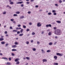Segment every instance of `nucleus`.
I'll list each match as a JSON object with an SVG mask.
<instances>
[{"label": "nucleus", "instance_id": "f257e3e1", "mask_svg": "<svg viewBox=\"0 0 65 65\" xmlns=\"http://www.w3.org/2000/svg\"><path fill=\"white\" fill-rule=\"evenodd\" d=\"M54 33L57 35H60L61 34V33H62V32H61V31L60 30L57 29L54 31Z\"/></svg>", "mask_w": 65, "mask_h": 65}, {"label": "nucleus", "instance_id": "f03ea898", "mask_svg": "<svg viewBox=\"0 0 65 65\" xmlns=\"http://www.w3.org/2000/svg\"><path fill=\"white\" fill-rule=\"evenodd\" d=\"M41 24H40V22L38 23L37 24V27H41Z\"/></svg>", "mask_w": 65, "mask_h": 65}, {"label": "nucleus", "instance_id": "7ed1b4c3", "mask_svg": "<svg viewBox=\"0 0 65 65\" xmlns=\"http://www.w3.org/2000/svg\"><path fill=\"white\" fill-rule=\"evenodd\" d=\"M56 55L57 56H62L63 55V54H61L60 53H56Z\"/></svg>", "mask_w": 65, "mask_h": 65}, {"label": "nucleus", "instance_id": "20e7f679", "mask_svg": "<svg viewBox=\"0 0 65 65\" xmlns=\"http://www.w3.org/2000/svg\"><path fill=\"white\" fill-rule=\"evenodd\" d=\"M4 36H2L1 37V38H0V41H3L4 40V38H3Z\"/></svg>", "mask_w": 65, "mask_h": 65}, {"label": "nucleus", "instance_id": "39448f33", "mask_svg": "<svg viewBox=\"0 0 65 65\" xmlns=\"http://www.w3.org/2000/svg\"><path fill=\"white\" fill-rule=\"evenodd\" d=\"M23 2H17V4H22V3H23Z\"/></svg>", "mask_w": 65, "mask_h": 65}, {"label": "nucleus", "instance_id": "423d86ee", "mask_svg": "<svg viewBox=\"0 0 65 65\" xmlns=\"http://www.w3.org/2000/svg\"><path fill=\"white\" fill-rule=\"evenodd\" d=\"M46 27H52V25L50 24L48 25H46Z\"/></svg>", "mask_w": 65, "mask_h": 65}, {"label": "nucleus", "instance_id": "0eeeda50", "mask_svg": "<svg viewBox=\"0 0 65 65\" xmlns=\"http://www.w3.org/2000/svg\"><path fill=\"white\" fill-rule=\"evenodd\" d=\"M20 19H23V18H24V16L23 15L21 16L20 17Z\"/></svg>", "mask_w": 65, "mask_h": 65}, {"label": "nucleus", "instance_id": "6e6552de", "mask_svg": "<svg viewBox=\"0 0 65 65\" xmlns=\"http://www.w3.org/2000/svg\"><path fill=\"white\" fill-rule=\"evenodd\" d=\"M6 64L8 65H11V63L7 62Z\"/></svg>", "mask_w": 65, "mask_h": 65}, {"label": "nucleus", "instance_id": "1a4fd4ad", "mask_svg": "<svg viewBox=\"0 0 65 65\" xmlns=\"http://www.w3.org/2000/svg\"><path fill=\"white\" fill-rule=\"evenodd\" d=\"M56 22L57 23H59V24H61V22L60 21H56Z\"/></svg>", "mask_w": 65, "mask_h": 65}, {"label": "nucleus", "instance_id": "9d476101", "mask_svg": "<svg viewBox=\"0 0 65 65\" xmlns=\"http://www.w3.org/2000/svg\"><path fill=\"white\" fill-rule=\"evenodd\" d=\"M42 61L43 62H47V60L46 59H43Z\"/></svg>", "mask_w": 65, "mask_h": 65}, {"label": "nucleus", "instance_id": "9b49d317", "mask_svg": "<svg viewBox=\"0 0 65 65\" xmlns=\"http://www.w3.org/2000/svg\"><path fill=\"white\" fill-rule=\"evenodd\" d=\"M41 51L42 52V54H44L45 53V51L43 50H42Z\"/></svg>", "mask_w": 65, "mask_h": 65}, {"label": "nucleus", "instance_id": "f8f14e48", "mask_svg": "<svg viewBox=\"0 0 65 65\" xmlns=\"http://www.w3.org/2000/svg\"><path fill=\"white\" fill-rule=\"evenodd\" d=\"M54 59H55V60H57V56H54Z\"/></svg>", "mask_w": 65, "mask_h": 65}, {"label": "nucleus", "instance_id": "ddd939ff", "mask_svg": "<svg viewBox=\"0 0 65 65\" xmlns=\"http://www.w3.org/2000/svg\"><path fill=\"white\" fill-rule=\"evenodd\" d=\"M19 59H16L15 60V62H18V61H19Z\"/></svg>", "mask_w": 65, "mask_h": 65}, {"label": "nucleus", "instance_id": "4468645a", "mask_svg": "<svg viewBox=\"0 0 65 65\" xmlns=\"http://www.w3.org/2000/svg\"><path fill=\"white\" fill-rule=\"evenodd\" d=\"M5 43V42L4 41H2L1 42V44H4Z\"/></svg>", "mask_w": 65, "mask_h": 65}, {"label": "nucleus", "instance_id": "2eb2a0df", "mask_svg": "<svg viewBox=\"0 0 65 65\" xmlns=\"http://www.w3.org/2000/svg\"><path fill=\"white\" fill-rule=\"evenodd\" d=\"M2 59H6L7 61H8V59H7V58L6 57H3L2 58Z\"/></svg>", "mask_w": 65, "mask_h": 65}, {"label": "nucleus", "instance_id": "dca6fc26", "mask_svg": "<svg viewBox=\"0 0 65 65\" xmlns=\"http://www.w3.org/2000/svg\"><path fill=\"white\" fill-rule=\"evenodd\" d=\"M23 35H24L23 34H20L19 36H23Z\"/></svg>", "mask_w": 65, "mask_h": 65}, {"label": "nucleus", "instance_id": "f3484780", "mask_svg": "<svg viewBox=\"0 0 65 65\" xmlns=\"http://www.w3.org/2000/svg\"><path fill=\"white\" fill-rule=\"evenodd\" d=\"M53 44V43L52 42H50L49 43V45H52Z\"/></svg>", "mask_w": 65, "mask_h": 65}, {"label": "nucleus", "instance_id": "a211bd4d", "mask_svg": "<svg viewBox=\"0 0 65 65\" xmlns=\"http://www.w3.org/2000/svg\"><path fill=\"white\" fill-rule=\"evenodd\" d=\"M20 12L19 11H17V12H15V13L16 14H20Z\"/></svg>", "mask_w": 65, "mask_h": 65}, {"label": "nucleus", "instance_id": "6ab92c4d", "mask_svg": "<svg viewBox=\"0 0 65 65\" xmlns=\"http://www.w3.org/2000/svg\"><path fill=\"white\" fill-rule=\"evenodd\" d=\"M53 65H58V63H54Z\"/></svg>", "mask_w": 65, "mask_h": 65}, {"label": "nucleus", "instance_id": "aec40b11", "mask_svg": "<svg viewBox=\"0 0 65 65\" xmlns=\"http://www.w3.org/2000/svg\"><path fill=\"white\" fill-rule=\"evenodd\" d=\"M48 35H49L50 36H51V35H52V33L51 32H49V33H48Z\"/></svg>", "mask_w": 65, "mask_h": 65}, {"label": "nucleus", "instance_id": "412c9836", "mask_svg": "<svg viewBox=\"0 0 65 65\" xmlns=\"http://www.w3.org/2000/svg\"><path fill=\"white\" fill-rule=\"evenodd\" d=\"M51 52V50H48L46 52L47 53H50V52Z\"/></svg>", "mask_w": 65, "mask_h": 65}, {"label": "nucleus", "instance_id": "4be33fe9", "mask_svg": "<svg viewBox=\"0 0 65 65\" xmlns=\"http://www.w3.org/2000/svg\"><path fill=\"white\" fill-rule=\"evenodd\" d=\"M6 13V11H5L3 13V14H5Z\"/></svg>", "mask_w": 65, "mask_h": 65}, {"label": "nucleus", "instance_id": "5701e85b", "mask_svg": "<svg viewBox=\"0 0 65 65\" xmlns=\"http://www.w3.org/2000/svg\"><path fill=\"white\" fill-rule=\"evenodd\" d=\"M20 64V62L19 61H17L16 63L17 65H18V64Z\"/></svg>", "mask_w": 65, "mask_h": 65}, {"label": "nucleus", "instance_id": "b1692460", "mask_svg": "<svg viewBox=\"0 0 65 65\" xmlns=\"http://www.w3.org/2000/svg\"><path fill=\"white\" fill-rule=\"evenodd\" d=\"M13 2H11L10 3V4H11V5H12V4H13Z\"/></svg>", "mask_w": 65, "mask_h": 65}, {"label": "nucleus", "instance_id": "393cba45", "mask_svg": "<svg viewBox=\"0 0 65 65\" xmlns=\"http://www.w3.org/2000/svg\"><path fill=\"white\" fill-rule=\"evenodd\" d=\"M32 50L33 51H36V48H32Z\"/></svg>", "mask_w": 65, "mask_h": 65}, {"label": "nucleus", "instance_id": "a878e982", "mask_svg": "<svg viewBox=\"0 0 65 65\" xmlns=\"http://www.w3.org/2000/svg\"><path fill=\"white\" fill-rule=\"evenodd\" d=\"M12 51H17V50L15 49H13L12 50Z\"/></svg>", "mask_w": 65, "mask_h": 65}, {"label": "nucleus", "instance_id": "bb28decb", "mask_svg": "<svg viewBox=\"0 0 65 65\" xmlns=\"http://www.w3.org/2000/svg\"><path fill=\"white\" fill-rule=\"evenodd\" d=\"M14 17H17L18 16V15L17 14H14L13 15Z\"/></svg>", "mask_w": 65, "mask_h": 65}, {"label": "nucleus", "instance_id": "cd10ccee", "mask_svg": "<svg viewBox=\"0 0 65 65\" xmlns=\"http://www.w3.org/2000/svg\"><path fill=\"white\" fill-rule=\"evenodd\" d=\"M23 29H21L20 31L21 33H23Z\"/></svg>", "mask_w": 65, "mask_h": 65}, {"label": "nucleus", "instance_id": "c85d7f7f", "mask_svg": "<svg viewBox=\"0 0 65 65\" xmlns=\"http://www.w3.org/2000/svg\"><path fill=\"white\" fill-rule=\"evenodd\" d=\"M13 47H17V46L15 45H14L13 46H12Z\"/></svg>", "mask_w": 65, "mask_h": 65}, {"label": "nucleus", "instance_id": "c756f323", "mask_svg": "<svg viewBox=\"0 0 65 65\" xmlns=\"http://www.w3.org/2000/svg\"><path fill=\"white\" fill-rule=\"evenodd\" d=\"M52 12L53 13H54L55 12H56V10H53L52 11Z\"/></svg>", "mask_w": 65, "mask_h": 65}, {"label": "nucleus", "instance_id": "7c9ffc66", "mask_svg": "<svg viewBox=\"0 0 65 65\" xmlns=\"http://www.w3.org/2000/svg\"><path fill=\"white\" fill-rule=\"evenodd\" d=\"M18 31V30H13L12 32H17Z\"/></svg>", "mask_w": 65, "mask_h": 65}, {"label": "nucleus", "instance_id": "2f4dec72", "mask_svg": "<svg viewBox=\"0 0 65 65\" xmlns=\"http://www.w3.org/2000/svg\"><path fill=\"white\" fill-rule=\"evenodd\" d=\"M26 59H27V60H30V58L29 57H26Z\"/></svg>", "mask_w": 65, "mask_h": 65}, {"label": "nucleus", "instance_id": "473e14b6", "mask_svg": "<svg viewBox=\"0 0 65 65\" xmlns=\"http://www.w3.org/2000/svg\"><path fill=\"white\" fill-rule=\"evenodd\" d=\"M8 45H9V44L8 43H7L5 45V46L6 47V46H8Z\"/></svg>", "mask_w": 65, "mask_h": 65}, {"label": "nucleus", "instance_id": "72a5a7b5", "mask_svg": "<svg viewBox=\"0 0 65 65\" xmlns=\"http://www.w3.org/2000/svg\"><path fill=\"white\" fill-rule=\"evenodd\" d=\"M15 44L16 45H18V43L17 42H15Z\"/></svg>", "mask_w": 65, "mask_h": 65}, {"label": "nucleus", "instance_id": "f704fd0d", "mask_svg": "<svg viewBox=\"0 0 65 65\" xmlns=\"http://www.w3.org/2000/svg\"><path fill=\"white\" fill-rule=\"evenodd\" d=\"M48 15H51L52 14V13L51 12H49L48 13Z\"/></svg>", "mask_w": 65, "mask_h": 65}, {"label": "nucleus", "instance_id": "c9c22d12", "mask_svg": "<svg viewBox=\"0 0 65 65\" xmlns=\"http://www.w3.org/2000/svg\"><path fill=\"white\" fill-rule=\"evenodd\" d=\"M26 44H29V41H27L26 42Z\"/></svg>", "mask_w": 65, "mask_h": 65}, {"label": "nucleus", "instance_id": "e433bc0d", "mask_svg": "<svg viewBox=\"0 0 65 65\" xmlns=\"http://www.w3.org/2000/svg\"><path fill=\"white\" fill-rule=\"evenodd\" d=\"M11 55H12V56H14V55H15V54H14V53H12Z\"/></svg>", "mask_w": 65, "mask_h": 65}, {"label": "nucleus", "instance_id": "4c0bfd02", "mask_svg": "<svg viewBox=\"0 0 65 65\" xmlns=\"http://www.w3.org/2000/svg\"><path fill=\"white\" fill-rule=\"evenodd\" d=\"M62 1H61V0H59V3H62Z\"/></svg>", "mask_w": 65, "mask_h": 65}, {"label": "nucleus", "instance_id": "58836bf2", "mask_svg": "<svg viewBox=\"0 0 65 65\" xmlns=\"http://www.w3.org/2000/svg\"><path fill=\"white\" fill-rule=\"evenodd\" d=\"M9 61H11V58H9Z\"/></svg>", "mask_w": 65, "mask_h": 65}, {"label": "nucleus", "instance_id": "ea45409f", "mask_svg": "<svg viewBox=\"0 0 65 65\" xmlns=\"http://www.w3.org/2000/svg\"><path fill=\"white\" fill-rule=\"evenodd\" d=\"M53 29L54 30H56L57 29V27H54Z\"/></svg>", "mask_w": 65, "mask_h": 65}, {"label": "nucleus", "instance_id": "a19ab883", "mask_svg": "<svg viewBox=\"0 0 65 65\" xmlns=\"http://www.w3.org/2000/svg\"><path fill=\"white\" fill-rule=\"evenodd\" d=\"M53 14L54 15H57V13L56 12L54 13H53Z\"/></svg>", "mask_w": 65, "mask_h": 65}, {"label": "nucleus", "instance_id": "79ce46f5", "mask_svg": "<svg viewBox=\"0 0 65 65\" xmlns=\"http://www.w3.org/2000/svg\"><path fill=\"white\" fill-rule=\"evenodd\" d=\"M23 28H26V26L25 25H23Z\"/></svg>", "mask_w": 65, "mask_h": 65}, {"label": "nucleus", "instance_id": "37998d69", "mask_svg": "<svg viewBox=\"0 0 65 65\" xmlns=\"http://www.w3.org/2000/svg\"><path fill=\"white\" fill-rule=\"evenodd\" d=\"M29 25H32V23L31 22L29 23Z\"/></svg>", "mask_w": 65, "mask_h": 65}, {"label": "nucleus", "instance_id": "c03bdc74", "mask_svg": "<svg viewBox=\"0 0 65 65\" xmlns=\"http://www.w3.org/2000/svg\"><path fill=\"white\" fill-rule=\"evenodd\" d=\"M35 32H33L32 33V35H35Z\"/></svg>", "mask_w": 65, "mask_h": 65}, {"label": "nucleus", "instance_id": "a18cd8bd", "mask_svg": "<svg viewBox=\"0 0 65 65\" xmlns=\"http://www.w3.org/2000/svg\"><path fill=\"white\" fill-rule=\"evenodd\" d=\"M21 7H23V6H24V4H22L21 5Z\"/></svg>", "mask_w": 65, "mask_h": 65}, {"label": "nucleus", "instance_id": "49530a36", "mask_svg": "<svg viewBox=\"0 0 65 65\" xmlns=\"http://www.w3.org/2000/svg\"><path fill=\"white\" fill-rule=\"evenodd\" d=\"M30 31V29H28L26 30V31Z\"/></svg>", "mask_w": 65, "mask_h": 65}, {"label": "nucleus", "instance_id": "de8ad7c7", "mask_svg": "<svg viewBox=\"0 0 65 65\" xmlns=\"http://www.w3.org/2000/svg\"><path fill=\"white\" fill-rule=\"evenodd\" d=\"M26 4H29L30 3V2H26Z\"/></svg>", "mask_w": 65, "mask_h": 65}, {"label": "nucleus", "instance_id": "09e8293b", "mask_svg": "<svg viewBox=\"0 0 65 65\" xmlns=\"http://www.w3.org/2000/svg\"><path fill=\"white\" fill-rule=\"evenodd\" d=\"M55 6H57V7H58V4H55Z\"/></svg>", "mask_w": 65, "mask_h": 65}, {"label": "nucleus", "instance_id": "8fccbe9b", "mask_svg": "<svg viewBox=\"0 0 65 65\" xmlns=\"http://www.w3.org/2000/svg\"><path fill=\"white\" fill-rule=\"evenodd\" d=\"M20 31L17 32V34H20Z\"/></svg>", "mask_w": 65, "mask_h": 65}, {"label": "nucleus", "instance_id": "3c124183", "mask_svg": "<svg viewBox=\"0 0 65 65\" xmlns=\"http://www.w3.org/2000/svg\"><path fill=\"white\" fill-rule=\"evenodd\" d=\"M18 27H21V25H20V24H19V25H18Z\"/></svg>", "mask_w": 65, "mask_h": 65}, {"label": "nucleus", "instance_id": "603ef678", "mask_svg": "<svg viewBox=\"0 0 65 65\" xmlns=\"http://www.w3.org/2000/svg\"><path fill=\"white\" fill-rule=\"evenodd\" d=\"M56 44H57V42H55L54 43V45H56Z\"/></svg>", "mask_w": 65, "mask_h": 65}, {"label": "nucleus", "instance_id": "864d4df0", "mask_svg": "<svg viewBox=\"0 0 65 65\" xmlns=\"http://www.w3.org/2000/svg\"><path fill=\"white\" fill-rule=\"evenodd\" d=\"M27 13L28 14H30V13H31V12H30V11H28V12Z\"/></svg>", "mask_w": 65, "mask_h": 65}, {"label": "nucleus", "instance_id": "5fc2aeb1", "mask_svg": "<svg viewBox=\"0 0 65 65\" xmlns=\"http://www.w3.org/2000/svg\"><path fill=\"white\" fill-rule=\"evenodd\" d=\"M10 21H14V20L13 19H11L10 20Z\"/></svg>", "mask_w": 65, "mask_h": 65}, {"label": "nucleus", "instance_id": "6e6d98bb", "mask_svg": "<svg viewBox=\"0 0 65 65\" xmlns=\"http://www.w3.org/2000/svg\"><path fill=\"white\" fill-rule=\"evenodd\" d=\"M35 7H36V8H38V5L36 6Z\"/></svg>", "mask_w": 65, "mask_h": 65}, {"label": "nucleus", "instance_id": "4d7b16f0", "mask_svg": "<svg viewBox=\"0 0 65 65\" xmlns=\"http://www.w3.org/2000/svg\"><path fill=\"white\" fill-rule=\"evenodd\" d=\"M10 29H12V27H10Z\"/></svg>", "mask_w": 65, "mask_h": 65}, {"label": "nucleus", "instance_id": "13d9d810", "mask_svg": "<svg viewBox=\"0 0 65 65\" xmlns=\"http://www.w3.org/2000/svg\"><path fill=\"white\" fill-rule=\"evenodd\" d=\"M40 43V42H37V44H39Z\"/></svg>", "mask_w": 65, "mask_h": 65}, {"label": "nucleus", "instance_id": "bf43d9fd", "mask_svg": "<svg viewBox=\"0 0 65 65\" xmlns=\"http://www.w3.org/2000/svg\"><path fill=\"white\" fill-rule=\"evenodd\" d=\"M7 31H6L5 32V34H7Z\"/></svg>", "mask_w": 65, "mask_h": 65}, {"label": "nucleus", "instance_id": "052dcab7", "mask_svg": "<svg viewBox=\"0 0 65 65\" xmlns=\"http://www.w3.org/2000/svg\"><path fill=\"white\" fill-rule=\"evenodd\" d=\"M34 41H33V40H31V42H33Z\"/></svg>", "mask_w": 65, "mask_h": 65}, {"label": "nucleus", "instance_id": "680f3d73", "mask_svg": "<svg viewBox=\"0 0 65 65\" xmlns=\"http://www.w3.org/2000/svg\"><path fill=\"white\" fill-rule=\"evenodd\" d=\"M16 30H19V28L17 27L16 28Z\"/></svg>", "mask_w": 65, "mask_h": 65}, {"label": "nucleus", "instance_id": "e2e57ef3", "mask_svg": "<svg viewBox=\"0 0 65 65\" xmlns=\"http://www.w3.org/2000/svg\"><path fill=\"white\" fill-rule=\"evenodd\" d=\"M21 27H19L18 28V30H20V29H21Z\"/></svg>", "mask_w": 65, "mask_h": 65}, {"label": "nucleus", "instance_id": "0e129e2a", "mask_svg": "<svg viewBox=\"0 0 65 65\" xmlns=\"http://www.w3.org/2000/svg\"><path fill=\"white\" fill-rule=\"evenodd\" d=\"M55 38L56 39H57V38H58V37L57 36H56L55 37Z\"/></svg>", "mask_w": 65, "mask_h": 65}, {"label": "nucleus", "instance_id": "69168bd1", "mask_svg": "<svg viewBox=\"0 0 65 65\" xmlns=\"http://www.w3.org/2000/svg\"><path fill=\"white\" fill-rule=\"evenodd\" d=\"M0 55H1V56H2V53H0Z\"/></svg>", "mask_w": 65, "mask_h": 65}, {"label": "nucleus", "instance_id": "338daca9", "mask_svg": "<svg viewBox=\"0 0 65 65\" xmlns=\"http://www.w3.org/2000/svg\"><path fill=\"white\" fill-rule=\"evenodd\" d=\"M13 23H14V24H15V22L14 21H13Z\"/></svg>", "mask_w": 65, "mask_h": 65}, {"label": "nucleus", "instance_id": "774afa93", "mask_svg": "<svg viewBox=\"0 0 65 65\" xmlns=\"http://www.w3.org/2000/svg\"><path fill=\"white\" fill-rule=\"evenodd\" d=\"M34 1V0H31L30 2H33Z\"/></svg>", "mask_w": 65, "mask_h": 65}]
</instances>
